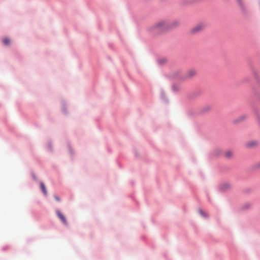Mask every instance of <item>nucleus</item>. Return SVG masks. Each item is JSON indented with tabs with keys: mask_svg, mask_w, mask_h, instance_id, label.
<instances>
[{
	"mask_svg": "<svg viewBox=\"0 0 260 260\" xmlns=\"http://www.w3.org/2000/svg\"><path fill=\"white\" fill-rule=\"evenodd\" d=\"M178 22L170 23L165 20H161L155 23L149 28V31L153 34H158L172 27L177 26Z\"/></svg>",
	"mask_w": 260,
	"mask_h": 260,
	"instance_id": "obj_1",
	"label": "nucleus"
},
{
	"mask_svg": "<svg viewBox=\"0 0 260 260\" xmlns=\"http://www.w3.org/2000/svg\"><path fill=\"white\" fill-rule=\"evenodd\" d=\"M204 25L203 24H197V25L194 26V27H193L191 30H190V32L192 33V34H196V33H198L201 31H202L204 28Z\"/></svg>",
	"mask_w": 260,
	"mask_h": 260,
	"instance_id": "obj_2",
	"label": "nucleus"
},
{
	"mask_svg": "<svg viewBox=\"0 0 260 260\" xmlns=\"http://www.w3.org/2000/svg\"><path fill=\"white\" fill-rule=\"evenodd\" d=\"M196 71L194 70H190L188 71L183 76V79H187L190 78L196 75Z\"/></svg>",
	"mask_w": 260,
	"mask_h": 260,
	"instance_id": "obj_3",
	"label": "nucleus"
},
{
	"mask_svg": "<svg viewBox=\"0 0 260 260\" xmlns=\"http://www.w3.org/2000/svg\"><path fill=\"white\" fill-rule=\"evenodd\" d=\"M238 3V6L239 7L241 10L245 13L246 11V7L243 1V0H236Z\"/></svg>",
	"mask_w": 260,
	"mask_h": 260,
	"instance_id": "obj_4",
	"label": "nucleus"
},
{
	"mask_svg": "<svg viewBox=\"0 0 260 260\" xmlns=\"http://www.w3.org/2000/svg\"><path fill=\"white\" fill-rule=\"evenodd\" d=\"M56 214H57L58 217H59V218L63 222V223L64 224H67V221L66 219V217L59 210L56 211Z\"/></svg>",
	"mask_w": 260,
	"mask_h": 260,
	"instance_id": "obj_5",
	"label": "nucleus"
},
{
	"mask_svg": "<svg viewBox=\"0 0 260 260\" xmlns=\"http://www.w3.org/2000/svg\"><path fill=\"white\" fill-rule=\"evenodd\" d=\"M40 187H41V188L43 191V192L46 195L47 194V190L46 189V187H45V184L43 182H41L40 183Z\"/></svg>",
	"mask_w": 260,
	"mask_h": 260,
	"instance_id": "obj_6",
	"label": "nucleus"
},
{
	"mask_svg": "<svg viewBox=\"0 0 260 260\" xmlns=\"http://www.w3.org/2000/svg\"><path fill=\"white\" fill-rule=\"evenodd\" d=\"M232 155L233 153L230 151H226L225 153V155L227 158H230Z\"/></svg>",
	"mask_w": 260,
	"mask_h": 260,
	"instance_id": "obj_7",
	"label": "nucleus"
},
{
	"mask_svg": "<svg viewBox=\"0 0 260 260\" xmlns=\"http://www.w3.org/2000/svg\"><path fill=\"white\" fill-rule=\"evenodd\" d=\"M3 43L5 45H8L10 43V40L8 38H4L3 39Z\"/></svg>",
	"mask_w": 260,
	"mask_h": 260,
	"instance_id": "obj_8",
	"label": "nucleus"
},
{
	"mask_svg": "<svg viewBox=\"0 0 260 260\" xmlns=\"http://www.w3.org/2000/svg\"><path fill=\"white\" fill-rule=\"evenodd\" d=\"M256 144L255 143H254V142H249L247 144V147H251L254 145H255Z\"/></svg>",
	"mask_w": 260,
	"mask_h": 260,
	"instance_id": "obj_9",
	"label": "nucleus"
},
{
	"mask_svg": "<svg viewBox=\"0 0 260 260\" xmlns=\"http://www.w3.org/2000/svg\"><path fill=\"white\" fill-rule=\"evenodd\" d=\"M199 212L200 213V214L203 216H206V214L205 213H204V212L202 210H199Z\"/></svg>",
	"mask_w": 260,
	"mask_h": 260,
	"instance_id": "obj_10",
	"label": "nucleus"
},
{
	"mask_svg": "<svg viewBox=\"0 0 260 260\" xmlns=\"http://www.w3.org/2000/svg\"><path fill=\"white\" fill-rule=\"evenodd\" d=\"M54 197L55 199L57 201H58V202H59V201H60V199L59 198V197H57V196H54Z\"/></svg>",
	"mask_w": 260,
	"mask_h": 260,
	"instance_id": "obj_11",
	"label": "nucleus"
},
{
	"mask_svg": "<svg viewBox=\"0 0 260 260\" xmlns=\"http://www.w3.org/2000/svg\"><path fill=\"white\" fill-rule=\"evenodd\" d=\"M258 167L260 168V162L257 164Z\"/></svg>",
	"mask_w": 260,
	"mask_h": 260,
	"instance_id": "obj_12",
	"label": "nucleus"
}]
</instances>
